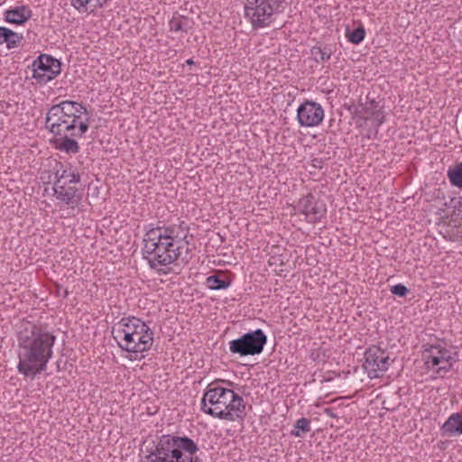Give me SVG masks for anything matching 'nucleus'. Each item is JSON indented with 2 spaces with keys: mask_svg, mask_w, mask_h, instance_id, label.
I'll return each instance as SVG.
<instances>
[{
  "mask_svg": "<svg viewBox=\"0 0 462 462\" xmlns=\"http://www.w3.org/2000/svg\"><path fill=\"white\" fill-rule=\"evenodd\" d=\"M55 341L56 337L45 328L29 321L23 323L17 336L18 372L34 379L45 371Z\"/></svg>",
  "mask_w": 462,
  "mask_h": 462,
  "instance_id": "obj_1",
  "label": "nucleus"
},
{
  "mask_svg": "<svg viewBox=\"0 0 462 462\" xmlns=\"http://www.w3.org/2000/svg\"><path fill=\"white\" fill-rule=\"evenodd\" d=\"M112 334L122 350L134 354V360L143 358V353L150 350L153 344L154 333L152 328L134 316L122 318L112 328Z\"/></svg>",
  "mask_w": 462,
  "mask_h": 462,
  "instance_id": "obj_2",
  "label": "nucleus"
},
{
  "mask_svg": "<svg viewBox=\"0 0 462 462\" xmlns=\"http://www.w3.org/2000/svg\"><path fill=\"white\" fill-rule=\"evenodd\" d=\"M199 447L187 436L163 435L147 458L155 457L150 462H201L196 456Z\"/></svg>",
  "mask_w": 462,
  "mask_h": 462,
  "instance_id": "obj_3",
  "label": "nucleus"
},
{
  "mask_svg": "<svg viewBox=\"0 0 462 462\" xmlns=\"http://www.w3.org/2000/svg\"><path fill=\"white\" fill-rule=\"evenodd\" d=\"M89 116L82 103L72 100L61 101L48 110L45 118V128L52 134H62L65 132L78 130L81 116Z\"/></svg>",
  "mask_w": 462,
  "mask_h": 462,
  "instance_id": "obj_4",
  "label": "nucleus"
},
{
  "mask_svg": "<svg viewBox=\"0 0 462 462\" xmlns=\"http://www.w3.org/2000/svg\"><path fill=\"white\" fill-rule=\"evenodd\" d=\"M143 259H145L151 269L155 270L159 274H168L171 268L170 264L181 259L184 256L182 247L171 242L161 241L147 249H142Z\"/></svg>",
  "mask_w": 462,
  "mask_h": 462,
  "instance_id": "obj_5",
  "label": "nucleus"
},
{
  "mask_svg": "<svg viewBox=\"0 0 462 462\" xmlns=\"http://www.w3.org/2000/svg\"><path fill=\"white\" fill-rule=\"evenodd\" d=\"M283 0H246L244 13L253 28H263L271 23L274 13H281Z\"/></svg>",
  "mask_w": 462,
  "mask_h": 462,
  "instance_id": "obj_6",
  "label": "nucleus"
},
{
  "mask_svg": "<svg viewBox=\"0 0 462 462\" xmlns=\"http://www.w3.org/2000/svg\"><path fill=\"white\" fill-rule=\"evenodd\" d=\"M267 343V336L261 328L243 334L229 342V351L239 356L260 355Z\"/></svg>",
  "mask_w": 462,
  "mask_h": 462,
  "instance_id": "obj_7",
  "label": "nucleus"
},
{
  "mask_svg": "<svg viewBox=\"0 0 462 462\" xmlns=\"http://www.w3.org/2000/svg\"><path fill=\"white\" fill-rule=\"evenodd\" d=\"M210 383L202 397L201 410L213 417L220 419V413L226 410V403L230 397L231 389L221 386L213 387Z\"/></svg>",
  "mask_w": 462,
  "mask_h": 462,
  "instance_id": "obj_8",
  "label": "nucleus"
},
{
  "mask_svg": "<svg viewBox=\"0 0 462 462\" xmlns=\"http://www.w3.org/2000/svg\"><path fill=\"white\" fill-rule=\"evenodd\" d=\"M89 120L90 118L88 116L84 121H80L78 125V130L73 132H65L62 133V134H53L54 139L51 143L54 147L68 154L78 153L80 147L76 138L82 137L88 131Z\"/></svg>",
  "mask_w": 462,
  "mask_h": 462,
  "instance_id": "obj_9",
  "label": "nucleus"
},
{
  "mask_svg": "<svg viewBox=\"0 0 462 462\" xmlns=\"http://www.w3.org/2000/svg\"><path fill=\"white\" fill-rule=\"evenodd\" d=\"M390 355L386 349L371 346L365 352L364 368L370 378H378L390 365Z\"/></svg>",
  "mask_w": 462,
  "mask_h": 462,
  "instance_id": "obj_10",
  "label": "nucleus"
},
{
  "mask_svg": "<svg viewBox=\"0 0 462 462\" xmlns=\"http://www.w3.org/2000/svg\"><path fill=\"white\" fill-rule=\"evenodd\" d=\"M32 78L46 84L60 73V62L48 54H41L32 64Z\"/></svg>",
  "mask_w": 462,
  "mask_h": 462,
  "instance_id": "obj_11",
  "label": "nucleus"
},
{
  "mask_svg": "<svg viewBox=\"0 0 462 462\" xmlns=\"http://www.w3.org/2000/svg\"><path fill=\"white\" fill-rule=\"evenodd\" d=\"M323 118L324 109L315 101L305 100L297 109V120L302 127L318 126Z\"/></svg>",
  "mask_w": 462,
  "mask_h": 462,
  "instance_id": "obj_12",
  "label": "nucleus"
},
{
  "mask_svg": "<svg viewBox=\"0 0 462 462\" xmlns=\"http://www.w3.org/2000/svg\"><path fill=\"white\" fill-rule=\"evenodd\" d=\"M297 208L300 214L305 215L310 223L319 222L327 212L325 205L319 202L311 193L300 199Z\"/></svg>",
  "mask_w": 462,
  "mask_h": 462,
  "instance_id": "obj_13",
  "label": "nucleus"
},
{
  "mask_svg": "<svg viewBox=\"0 0 462 462\" xmlns=\"http://www.w3.org/2000/svg\"><path fill=\"white\" fill-rule=\"evenodd\" d=\"M226 410L220 413V419L228 421L243 420L245 416V403L244 399L235 393L230 392V397L226 403Z\"/></svg>",
  "mask_w": 462,
  "mask_h": 462,
  "instance_id": "obj_14",
  "label": "nucleus"
},
{
  "mask_svg": "<svg viewBox=\"0 0 462 462\" xmlns=\"http://www.w3.org/2000/svg\"><path fill=\"white\" fill-rule=\"evenodd\" d=\"M162 241L174 243L175 245H180L182 247V251L185 250L184 256L182 257L183 263H188L189 260V246L188 242L185 241L186 234H180L179 230H177L176 225H171L169 226L162 227Z\"/></svg>",
  "mask_w": 462,
  "mask_h": 462,
  "instance_id": "obj_15",
  "label": "nucleus"
},
{
  "mask_svg": "<svg viewBox=\"0 0 462 462\" xmlns=\"http://www.w3.org/2000/svg\"><path fill=\"white\" fill-rule=\"evenodd\" d=\"M32 10L26 5L10 8L4 13V20L6 23L22 25L32 17Z\"/></svg>",
  "mask_w": 462,
  "mask_h": 462,
  "instance_id": "obj_16",
  "label": "nucleus"
},
{
  "mask_svg": "<svg viewBox=\"0 0 462 462\" xmlns=\"http://www.w3.org/2000/svg\"><path fill=\"white\" fill-rule=\"evenodd\" d=\"M452 355H454V352H452L450 348H447L440 344L430 345L423 351V357L425 359L427 368L433 367V361L435 357L439 360H442V358L449 357Z\"/></svg>",
  "mask_w": 462,
  "mask_h": 462,
  "instance_id": "obj_17",
  "label": "nucleus"
},
{
  "mask_svg": "<svg viewBox=\"0 0 462 462\" xmlns=\"http://www.w3.org/2000/svg\"><path fill=\"white\" fill-rule=\"evenodd\" d=\"M78 189L75 187H64L58 191L54 192V196L58 200L62 201L67 205H70L72 208L80 204L82 196L77 193Z\"/></svg>",
  "mask_w": 462,
  "mask_h": 462,
  "instance_id": "obj_18",
  "label": "nucleus"
},
{
  "mask_svg": "<svg viewBox=\"0 0 462 462\" xmlns=\"http://www.w3.org/2000/svg\"><path fill=\"white\" fill-rule=\"evenodd\" d=\"M441 431L448 436H459L462 434V414H451L441 427Z\"/></svg>",
  "mask_w": 462,
  "mask_h": 462,
  "instance_id": "obj_19",
  "label": "nucleus"
},
{
  "mask_svg": "<svg viewBox=\"0 0 462 462\" xmlns=\"http://www.w3.org/2000/svg\"><path fill=\"white\" fill-rule=\"evenodd\" d=\"M23 40V34L14 32L9 28L0 26V45L5 43L8 49H14L16 48Z\"/></svg>",
  "mask_w": 462,
  "mask_h": 462,
  "instance_id": "obj_20",
  "label": "nucleus"
},
{
  "mask_svg": "<svg viewBox=\"0 0 462 462\" xmlns=\"http://www.w3.org/2000/svg\"><path fill=\"white\" fill-rule=\"evenodd\" d=\"M457 361H458L457 352L454 351V355L447 358H442V360H439L435 357L433 361V367L428 369L435 371V373L440 376H444V374L451 370L453 363Z\"/></svg>",
  "mask_w": 462,
  "mask_h": 462,
  "instance_id": "obj_21",
  "label": "nucleus"
},
{
  "mask_svg": "<svg viewBox=\"0 0 462 462\" xmlns=\"http://www.w3.org/2000/svg\"><path fill=\"white\" fill-rule=\"evenodd\" d=\"M145 234L143 237V249H147L148 245H151V247L156 244L161 243L162 241V227L161 226H153L152 224L145 226Z\"/></svg>",
  "mask_w": 462,
  "mask_h": 462,
  "instance_id": "obj_22",
  "label": "nucleus"
},
{
  "mask_svg": "<svg viewBox=\"0 0 462 462\" xmlns=\"http://www.w3.org/2000/svg\"><path fill=\"white\" fill-rule=\"evenodd\" d=\"M193 26L191 19L183 15H174L169 22L170 31L188 32Z\"/></svg>",
  "mask_w": 462,
  "mask_h": 462,
  "instance_id": "obj_23",
  "label": "nucleus"
},
{
  "mask_svg": "<svg viewBox=\"0 0 462 462\" xmlns=\"http://www.w3.org/2000/svg\"><path fill=\"white\" fill-rule=\"evenodd\" d=\"M364 109L365 113L374 118L377 127L384 123V115L382 111V106L375 100L366 102Z\"/></svg>",
  "mask_w": 462,
  "mask_h": 462,
  "instance_id": "obj_24",
  "label": "nucleus"
},
{
  "mask_svg": "<svg viewBox=\"0 0 462 462\" xmlns=\"http://www.w3.org/2000/svg\"><path fill=\"white\" fill-rule=\"evenodd\" d=\"M333 53L330 45H316L310 49V54L316 62L327 61Z\"/></svg>",
  "mask_w": 462,
  "mask_h": 462,
  "instance_id": "obj_25",
  "label": "nucleus"
},
{
  "mask_svg": "<svg viewBox=\"0 0 462 462\" xmlns=\"http://www.w3.org/2000/svg\"><path fill=\"white\" fill-rule=\"evenodd\" d=\"M70 2L71 5L79 11L88 12L90 9L92 12L97 8L103 7L99 0H70Z\"/></svg>",
  "mask_w": 462,
  "mask_h": 462,
  "instance_id": "obj_26",
  "label": "nucleus"
},
{
  "mask_svg": "<svg viewBox=\"0 0 462 462\" xmlns=\"http://www.w3.org/2000/svg\"><path fill=\"white\" fill-rule=\"evenodd\" d=\"M230 283L229 279H221L219 275H210L206 280V285L212 291L227 289Z\"/></svg>",
  "mask_w": 462,
  "mask_h": 462,
  "instance_id": "obj_27",
  "label": "nucleus"
},
{
  "mask_svg": "<svg viewBox=\"0 0 462 462\" xmlns=\"http://www.w3.org/2000/svg\"><path fill=\"white\" fill-rule=\"evenodd\" d=\"M310 430V420L300 418L295 422L291 434L296 438H303Z\"/></svg>",
  "mask_w": 462,
  "mask_h": 462,
  "instance_id": "obj_28",
  "label": "nucleus"
},
{
  "mask_svg": "<svg viewBox=\"0 0 462 462\" xmlns=\"http://www.w3.org/2000/svg\"><path fill=\"white\" fill-rule=\"evenodd\" d=\"M448 178L454 187L462 189V162L457 163L448 171Z\"/></svg>",
  "mask_w": 462,
  "mask_h": 462,
  "instance_id": "obj_29",
  "label": "nucleus"
},
{
  "mask_svg": "<svg viewBox=\"0 0 462 462\" xmlns=\"http://www.w3.org/2000/svg\"><path fill=\"white\" fill-rule=\"evenodd\" d=\"M365 36V30L361 24L353 31H350L348 28L346 30V37L353 44H359L363 42Z\"/></svg>",
  "mask_w": 462,
  "mask_h": 462,
  "instance_id": "obj_30",
  "label": "nucleus"
},
{
  "mask_svg": "<svg viewBox=\"0 0 462 462\" xmlns=\"http://www.w3.org/2000/svg\"><path fill=\"white\" fill-rule=\"evenodd\" d=\"M55 181L53 184V191H58L64 187H68L69 181L65 180V171H61L60 170H55Z\"/></svg>",
  "mask_w": 462,
  "mask_h": 462,
  "instance_id": "obj_31",
  "label": "nucleus"
},
{
  "mask_svg": "<svg viewBox=\"0 0 462 462\" xmlns=\"http://www.w3.org/2000/svg\"><path fill=\"white\" fill-rule=\"evenodd\" d=\"M56 167V170H60V172L65 171V180H68L69 184H76L80 181V176L79 173H75L74 171H70L64 169L63 165L60 162H57Z\"/></svg>",
  "mask_w": 462,
  "mask_h": 462,
  "instance_id": "obj_32",
  "label": "nucleus"
},
{
  "mask_svg": "<svg viewBox=\"0 0 462 462\" xmlns=\"http://www.w3.org/2000/svg\"><path fill=\"white\" fill-rule=\"evenodd\" d=\"M390 291L393 295L399 297H405L410 291L409 289L402 283L392 286Z\"/></svg>",
  "mask_w": 462,
  "mask_h": 462,
  "instance_id": "obj_33",
  "label": "nucleus"
},
{
  "mask_svg": "<svg viewBox=\"0 0 462 462\" xmlns=\"http://www.w3.org/2000/svg\"><path fill=\"white\" fill-rule=\"evenodd\" d=\"M57 294L65 299L69 296V291L68 289H63L60 285H57Z\"/></svg>",
  "mask_w": 462,
  "mask_h": 462,
  "instance_id": "obj_34",
  "label": "nucleus"
},
{
  "mask_svg": "<svg viewBox=\"0 0 462 462\" xmlns=\"http://www.w3.org/2000/svg\"><path fill=\"white\" fill-rule=\"evenodd\" d=\"M177 230L180 232V234H186V236L189 233V226L185 224V222H181L179 226H177Z\"/></svg>",
  "mask_w": 462,
  "mask_h": 462,
  "instance_id": "obj_35",
  "label": "nucleus"
},
{
  "mask_svg": "<svg viewBox=\"0 0 462 462\" xmlns=\"http://www.w3.org/2000/svg\"><path fill=\"white\" fill-rule=\"evenodd\" d=\"M186 63H187L188 65H193V64H194V61H193V60H192V59H189V60H186Z\"/></svg>",
  "mask_w": 462,
  "mask_h": 462,
  "instance_id": "obj_36",
  "label": "nucleus"
},
{
  "mask_svg": "<svg viewBox=\"0 0 462 462\" xmlns=\"http://www.w3.org/2000/svg\"><path fill=\"white\" fill-rule=\"evenodd\" d=\"M99 1L102 3V5L104 6L107 3L108 0H99Z\"/></svg>",
  "mask_w": 462,
  "mask_h": 462,
  "instance_id": "obj_37",
  "label": "nucleus"
},
{
  "mask_svg": "<svg viewBox=\"0 0 462 462\" xmlns=\"http://www.w3.org/2000/svg\"><path fill=\"white\" fill-rule=\"evenodd\" d=\"M313 162L316 163V162H321L319 161L318 159H315V160H313Z\"/></svg>",
  "mask_w": 462,
  "mask_h": 462,
  "instance_id": "obj_38",
  "label": "nucleus"
},
{
  "mask_svg": "<svg viewBox=\"0 0 462 462\" xmlns=\"http://www.w3.org/2000/svg\"><path fill=\"white\" fill-rule=\"evenodd\" d=\"M226 383H227L228 385H232V384H233V383H232V382H230V381H226Z\"/></svg>",
  "mask_w": 462,
  "mask_h": 462,
  "instance_id": "obj_39",
  "label": "nucleus"
},
{
  "mask_svg": "<svg viewBox=\"0 0 462 462\" xmlns=\"http://www.w3.org/2000/svg\"><path fill=\"white\" fill-rule=\"evenodd\" d=\"M319 162H316V163H313L314 166H317L319 165Z\"/></svg>",
  "mask_w": 462,
  "mask_h": 462,
  "instance_id": "obj_40",
  "label": "nucleus"
}]
</instances>
